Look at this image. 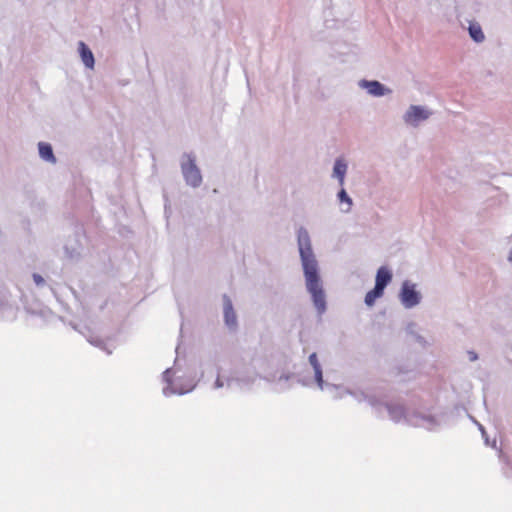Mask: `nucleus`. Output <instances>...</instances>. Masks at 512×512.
I'll use <instances>...</instances> for the list:
<instances>
[{"instance_id": "nucleus-15", "label": "nucleus", "mask_w": 512, "mask_h": 512, "mask_svg": "<svg viewBox=\"0 0 512 512\" xmlns=\"http://www.w3.org/2000/svg\"><path fill=\"white\" fill-rule=\"evenodd\" d=\"M469 358L471 361H475L477 359V354L475 352H469Z\"/></svg>"}, {"instance_id": "nucleus-3", "label": "nucleus", "mask_w": 512, "mask_h": 512, "mask_svg": "<svg viewBox=\"0 0 512 512\" xmlns=\"http://www.w3.org/2000/svg\"><path fill=\"white\" fill-rule=\"evenodd\" d=\"M421 296L418 291H416L415 285L405 281L402 285L400 292V300L404 307L412 308L419 304Z\"/></svg>"}, {"instance_id": "nucleus-12", "label": "nucleus", "mask_w": 512, "mask_h": 512, "mask_svg": "<svg viewBox=\"0 0 512 512\" xmlns=\"http://www.w3.org/2000/svg\"><path fill=\"white\" fill-rule=\"evenodd\" d=\"M469 34L471 38L476 42H482L484 40V34L482 32L480 25L478 24H470Z\"/></svg>"}, {"instance_id": "nucleus-16", "label": "nucleus", "mask_w": 512, "mask_h": 512, "mask_svg": "<svg viewBox=\"0 0 512 512\" xmlns=\"http://www.w3.org/2000/svg\"><path fill=\"white\" fill-rule=\"evenodd\" d=\"M509 260L512 261V255H510Z\"/></svg>"}, {"instance_id": "nucleus-14", "label": "nucleus", "mask_w": 512, "mask_h": 512, "mask_svg": "<svg viewBox=\"0 0 512 512\" xmlns=\"http://www.w3.org/2000/svg\"><path fill=\"white\" fill-rule=\"evenodd\" d=\"M33 279H34V282L37 284V285H42L44 284V279L41 275L39 274H33Z\"/></svg>"}, {"instance_id": "nucleus-1", "label": "nucleus", "mask_w": 512, "mask_h": 512, "mask_svg": "<svg viewBox=\"0 0 512 512\" xmlns=\"http://www.w3.org/2000/svg\"><path fill=\"white\" fill-rule=\"evenodd\" d=\"M298 246L303 265L306 286L312 295L315 307L319 313L326 308L325 294L318 274V263L312 251L311 241L307 230L300 228L298 231Z\"/></svg>"}, {"instance_id": "nucleus-6", "label": "nucleus", "mask_w": 512, "mask_h": 512, "mask_svg": "<svg viewBox=\"0 0 512 512\" xmlns=\"http://www.w3.org/2000/svg\"><path fill=\"white\" fill-rule=\"evenodd\" d=\"M359 86L367 89V91L373 96L384 95L385 88L378 81H360Z\"/></svg>"}, {"instance_id": "nucleus-13", "label": "nucleus", "mask_w": 512, "mask_h": 512, "mask_svg": "<svg viewBox=\"0 0 512 512\" xmlns=\"http://www.w3.org/2000/svg\"><path fill=\"white\" fill-rule=\"evenodd\" d=\"M338 197L341 201H346L348 204H350V202H351L349 196L347 195V193L344 189H342L339 192Z\"/></svg>"}, {"instance_id": "nucleus-4", "label": "nucleus", "mask_w": 512, "mask_h": 512, "mask_svg": "<svg viewBox=\"0 0 512 512\" xmlns=\"http://www.w3.org/2000/svg\"><path fill=\"white\" fill-rule=\"evenodd\" d=\"M182 172L188 184L194 187L200 185L202 180L200 171L191 159L182 164Z\"/></svg>"}, {"instance_id": "nucleus-7", "label": "nucleus", "mask_w": 512, "mask_h": 512, "mask_svg": "<svg viewBox=\"0 0 512 512\" xmlns=\"http://www.w3.org/2000/svg\"><path fill=\"white\" fill-rule=\"evenodd\" d=\"M79 52L81 59L87 68L94 67V56L92 51L84 42H79Z\"/></svg>"}, {"instance_id": "nucleus-8", "label": "nucleus", "mask_w": 512, "mask_h": 512, "mask_svg": "<svg viewBox=\"0 0 512 512\" xmlns=\"http://www.w3.org/2000/svg\"><path fill=\"white\" fill-rule=\"evenodd\" d=\"M38 148H39V154H40L41 158H43L46 161L52 162V163L56 162V158L53 154L52 147L50 144L40 142L38 144Z\"/></svg>"}, {"instance_id": "nucleus-2", "label": "nucleus", "mask_w": 512, "mask_h": 512, "mask_svg": "<svg viewBox=\"0 0 512 512\" xmlns=\"http://www.w3.org/2000/svg\"><path fill=\"white\" fill-rule=\"evenodd\" d=\"M392 274L386 267H380L376 275V283L374 289L366 294L365 302L371 306L374 304L377 298L381 297L384 292V288L391 281Z\"/></svg>"}, {"instance_id": "nucleus-11", "label": "nucleus", "mask_w": 512, "mask_h": 512, "mask_svg": "<svg viewBox=\"0 0 512 512\" xmlns=\"http://www.w3.org/2000/svg\"><path fill=\"white\" fill-rule=\"evenodd\" d=\"M347 170V165L341 160H337L334 165V175L339 179L340 184H343L344 176Z\"/></svg>"}, {"instance_id": "nucleus-10", "label": "nucleus", "mask_w": 512, "mask_h": 512, "mask_svg": "<svg viewBox=\"0 0 512 512\" xmlns=\"http://www.w3.org/2000/svg\"><path fill=\"white\" fill-rule=\"evenodd\" d=\"M224 317L225 322L230 327H236L237 325V317L235 314V311L232 307V304L230 302H227L224 308Z\"/></svg>"}, {"instance_id": "nucleus-9", "label": "nucleus", "mask_w": 512, "mask_h": 512, "mask_svg": "<svg viewBox=\"0 0 512 512\" xmlns=\"http://www.w3.org/2000/svg\"><path fill=\"white\" fill-rule=\"evenodd\" d=\"M309 362L314 369L315 379H316L317 383L319 384V386H322V383H323L322 369H321V365L318 361V357H317L316 353H312L309 356Z\"/></svg>"}, {"instance_id": "nucleus-5", "label": "nucleus", "mask_w": 512, "mask_h": 512, "mask_svg": "<svg viewBox=\"0 0 512 512\" xmlns=\"http://www.w3.org/2000/svg\"><path fill=\"white\" fill-rule=\"evenodd\" d=\"M430 113L420 106H411L405 114V121L417 125L420 121L426 120Z\"/></svg>"}]
</instances>
